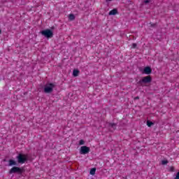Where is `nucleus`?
<instances>
[{
    "instance_id": "1a4fd4ad",
    "label": "nucleus",
    "mask_w": 179,
    "mask_h": 179,
    "mask_svg": "<svg viewBox=\"0 0 179 179\" xmlns=\"http://www.w3.org/2000/svg\"><path fill=\"white\" fill-rule=\"evenodd\" d=\"M117 13H118V10H117V8H114L113 10H111L109 12V15H117Z\"/></svg>"
},
{
    "instance_id": "9b49d317",
    "label": "nucleus",
    "mask_w": 179,
    "mask_h": 179,
    "mask_svg": "<svg viewBox=\"0 0 179 179\" xmlns=\"http://www.w3.org/2000/svg\"><path fill=\"white\" fill-rule=\"evenodd\" d=\"M79 70H78V69H74L73 71V76H75V77H76V76H79Z\"/></svg>"
},
{
    "instance_id": "dca6fc26",
    "label": "nucleus",
    "mask_w": 179,
    "mask_h": 179,
    "mask_svg": "<svg viewBox=\"0 0 179 179\" xmlns=\"http://www.w3.org/2000/svg\"><path fill=\"white\" fill-rule=\"evenodd\" d=\"M168 163H169V161H167L166 159L162 161V164H167Z\"/></svg>"
},
{
    "instance_id": "0eeeda50",
    "label": "nucleus",
    "mask_w": 179,
    "mask_h": 179,
    "mask_svg": "<svg viewBox=\"0 0 179 179\" xmlns=\"http://www.w3.org/2000/svg\"><path fill=\"white\" fill-rule=\"evenodd\" d=\"M143 73H145V75H150V73H152V69L149 66L144 68Z\"/></svg>"
},
{
    "instance_id": "9d476101",
    "label": "nucleus",
    "mask_w": 179,
    "mask_h": 179,
    "mask_svg": "<svg viewBox=\"0 0 179 179\" xmlns=\"http://www.w3.org/2000/svg\"><path fill=\"white\" fill-rule=\"evenodd\" d=\"M9 163V166H16L17 163L16 161H15V159H10L8 161Z\"/></svg>"
},
{
    "instance_id": "39448f33",
    "label": "nucleus",
    "mask_w": 179,
    "mask_h": 179,
    "mask_svg": "<svg viewBox=\"0 0 179 179\" xmlns=\"http://www.w3.org/2000/svg\"><path fill=\"white\" fill-rule=\"evenodd\" d=\"M13 173H19L21 174L22 169L17 166H14L10 170V174H13Z\"/></svg>"
},
{
    "instance_id": "ddd939ff",
    "label": "nucleus",
    "mask_w": 179,
    "mask_h": 179,
    "mask_svg": "<svg viewBox=\"0 0 179 179\" xmlns=\"http://www.w3.org/2000/svg\"><path fill=\"white\" fill-rule=\"evenodd\" d=\"M69 20H75V15L73 14H70L69 15Z\"/></svg>"
},
{
    "instance_id": "423d86ee",
    "label": "nucleus",
    "mask_w": 179,
    "mask_h": 179,
    "mask_svg": "<svg viewBox=\"0 0 179 179\" xmlns=\"http://www.w3.org/2000/svg\"><path fill=\"white\" fill-rule=\"evenodd\" d=\"M142 82L143 83H150V82H152V78H150V76L143 77L142 79Z\"/></svg>"
},
{
    "instance_id": "6ab92c4d",
    "label": "nucleus",
    "mask_w": 179,
    "mask_h": 179,
    "mask_svg": "<svg viewBox=\"0 0 179 179\" xmlns=\"http://www.w3.org/2000/svg\"><path fill=\"white\" fill-rule=\"evenodd\" d=\"M149 2H150V0H146V1H145V3H149Z\"/></svg>"
},
{
    "instance_id": "f8f14e48",
    "label": "nucleus",
    "mask_w": 179,
    "mask_h": 179,
    "mask_svg": "<svg viewBox=\"0 0 179 179\" xmlns=\"http://www.w3.org/2000/svg\"><path fill=\"white\" fill-rule=\"evenodd\" d=\"M90 174L91 176H94V174H96V168H92L90 171Z\"/></svg>"
},
{
    "instance_id": "2eb2a0df",
    "label": "nucleus",
    "mask_w": 179,
    "mask_h": 179,
    "mask_svg": "<svg viewBox=\"0 0 179 179\" xmlns=\"http://www.w3.org/2000/svg\"><path fill=\"white\" fill-rule=\"evenodd\" d=\"M78 145H85V140H80Z\"/></svg>"
},
{
    "instance_id": "f03ea898",
    "label": "nucleus",
    "mask_w": 179,
    "mask_h": 179,
    "mask_svg": "<svg viewBox=\"0 0 179 179\" xmlns=\"http://www.w3.org/2000/svg\"><path fill=\"white\" fill-rule=\"evenodd\" d=\"M55 87V84L54 83H48L44 87L45 93H51L54 88Z\"/></svg>"
},
{
    "instance_id": "f257e3e1",
    "label": "nucleus",
    "mask_w": 179,
    "mask_h": 179,
    "mask_svg": "<svg viewBox=\"0 0 179 179\" xmlns=\"http://www.w3.org/2000/svg\"><path fill=\"white\" fill-rule=\"evenodd\" d=\"M17 159L18 163H21L22 164H23V163H24L25 162H27V160H29V155L20 154L17 157Z\"/></svg>"
},
{
    "instance_id": "f3484780",
    "label": "nucleus",
    "mask_w": 179,
    "mask_h": 179,
    "mask_svg": "<svg viewBox=\"0 0 179 179\" xmlns=\"http://www.w3.org/2000/svg\"><path fill=\"white\" fill-rule=\"evenodd\" d=\"M131 48H136V43H133Z\"/></svg>"
},
{
    "instance_id": "20e7f679",
    "label": "nucleus",
    "mask_w": 179,
    "mask_h": 179,
    "mask_svg": "<svg viewBox=\"0 0 179 179\" xmlns=\"http://www.w3.org/2000/svg\"><path fill=\"white\" fill-rule=\"evenodd\" d=\"M90 152V148L87 146H82L80 149V155H87Z\"/></svg>"
},
{
    "instance_id": "a211bd4d",
    "label": "nucleus",
    "mask_w": 179,
    "mask_h": 179,
    "mask_svg": "<svg viewBox=\"0 0 179 179\" xmlns=\"http://www.w3.org/2000/svg\"><path fill=\"white\" fill-rule=\"evenodd\" d=\"M175 179H179V171L176 174V176Z\"/></svg>"
},
{
    "instance_id": "6e6552de",
    "label": "nucleus",
    "mask_w": 179,
    "mask_h": 179,
    "mask_svg": "<svg viewBox=\"0 0 179 179\" xmlns=\"http://www.w3.org/2000/svg\"><path fill=\"white\" fill-rule=\"evenodd\" d=\"M108 127H109V131H111L115 130V128H117V125L114 123H109Z\"/></svg>"
},
{
    "instance_id": "7ed1b4c3",
    "label": "nucleus",
    "mask_w": 179,
    "mask_h": 179,
    "mask_svg": "<svg viewBox=\"0 0 179 179\" xmlns=\"http://www.w3.org/2000/svg\"><path fill=\"white\" fill-rule=\"evenodd\" d=\"M41 33L42 36H44L45 37H46V38H51V37L54 36V33L52 32V31L50 29H45V30L41 31Z\"/></svg>"
},
{
    "instance_id": "aec40b11",
    "label": "nucleus",
    "mask_w": 179,
    "mask_h": 179,
    "mask_svg": "<svg viewBox=\"0 0 179 179\" xmlns=\"http://www.w3.org/2000/svg\"><path fill=\"white\" fill-rule=\"evenodd\" d=\"M106 1H113V0H106Z\"/></svg>"
},
{
    "instance_id": "4468645a",
    "label": "nucleus",
    "mask_w": 179,
    "mask_h": 179,
    "mask_svg": "<svg viewBox=\"0 0 179 179\" xmlns=\"http://www.w3.org/2000/svg\"><path fill=\"white\" fill-rule=\"evenodd\" d=\"M147 125L148 127H152V125H153V122L150 121H147Z\"/></svg>"
}]
</instances>
